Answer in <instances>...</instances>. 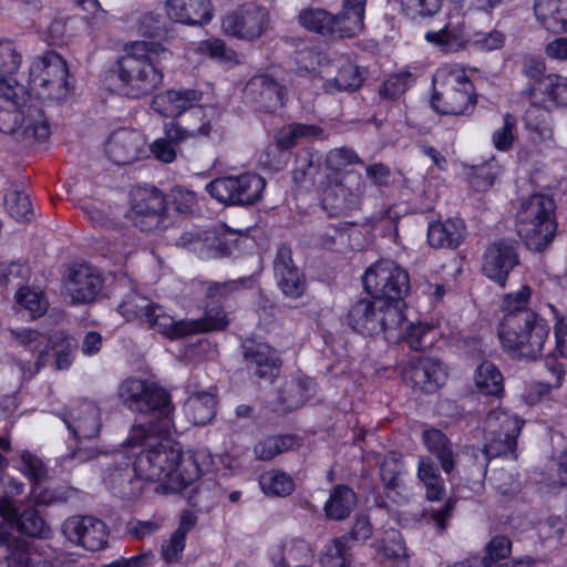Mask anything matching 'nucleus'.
<instances>
[{
	"label": "nucleus",
	"instance_id": "obj_2",
	"mask_svg": "<svg viewBox=\"0 0 567 567\" xmlns=\"http://www.w3.org/2000/svg\"><path fill=\"white\" fill-rule=\"evenodd\" d=\"M171 56L161 43L136 41L127 45L114 71L121 94L140 99L153 93L163 82L162 62Z\"/></svg>",
	"mask_w": 567,
	"mask_h": 567
},
{
	"label": "nucleus",
	"instance_id": "obj_31",
	"mask_svg": "<svg viewBox=\"0 0 567 567\" xmlns=\"http://www.w3.org/2000/svg\"><path fill=\"white\" fill-rule=\"evenodd\" d=\"M367 0H343L342 10L333 14V35L352 38L363 30Z\"/></svg>",
	"mask_w": 567,
	"mask_h": 567
},
{
	"label": "nucleus",
	"instance_id": "obj_48",
	"mask_svg": "<svg viewBox=\"0 0 567 567\" xmlns=\"http://www.w3.org/2000/svg\"><path fill=\"white\" fill-rule=\"evenodd\" d=\"M415 82V76L408 70L390 75L379 87V94L386 100H398Z\"/></svg>",
	"mask_w": 567,
	"mask_h": 567
},
{
	"label": "nucleus",
	"instance_id": "obj_54",
	"mask_svg": "<svg viewBox=\"0 0 567 567\" xmlns=\"http://www.w3.org/2000/svg\"><path fill=\"white\" fill-rule=\"evenodd\" d=\"M17 528L19 532L31 537L45 538L50 534L49 526L33 508H28L21 514L17 523Z\"/></svg>",
	"mask_w": 567,
	"mask_h": 567
},
{
	"label": "nucleus",
	"instance_id": "obj_55",
	"mask_svg": "<svg viewBox=\"0 0 567 567\" xmlns=\"http://www.w3.org/2000/svg\"><path fill=\"white\" fill-rule=\"evenodd\" d=\"M532 290L528 286L520 287L519 290L508 292L503 298L502 309L506 319L509 316H518L523 312H533L528 309Z\"/></svg>",
	"mask_w": 567,
	"mask_h": 567
},
{
	"label": "nucleus",
	"instance_id": "obj_25",
	"mask_svg": "<svg viewBox=\"0 0 567 567\" xmlns=\"http://www.w3.org/2000/svg\"><path fill=\"white\" fill-rule=\"evenodd\" d=\"M274 274L281 292L289 298L297 299L306 290L305 275L295 265L291 249L281 245L278 247L274 260Z\"/></svg>",
	"mask_w": 567,
	"mask_h": 567
},
{
	"label": "nucleus",
	"instance_id": "obj_47",
	"mask_svg": "<svg viewBox=\"0 0 567 567\" xmlns=\"http://www.w3.org/2000/svg\"><path fill=\"white\" fill-rule=\"evenodd\" d=\"M259 485L265 494L271 496H286L295 488L292 478L285 472L276 470L261 474Z\"/></svg>",
	"mask_w": 567,
	"mask_h": 567
},
{
	"label": "nucleus",
	"instance_id": "obj_37",
	"mask_svg": "<svg viewBox=\"0 0 567 567\" xmlns=\"http://www.w3.org/2000/svg\"><path fill=\"white\" fill-rule=\"evenodd\" d=\"M439 334L437 327L425 322H416L410 323L404 333H398L396 337L400 336L413 351H425L434 346ZM389 338H395V336L391 334Z\"/></svg>",
	"mask_w": 567,
	"mask_h": 567
},
{
	"label": "nucleus",
	"instance_id": "obj_34",
	"mask_svg": "<svg viewBox=\"0 0 567 567\" xmlns=\"http://www.w3.org/2000/svg\"><path fill=\"white\" fill-rule=\"evenodd\" d=\"M534 13L538 23L549 32H567V0H535Z\"/></svg>",
	"mask_w": 567,
	"mask_h": 567
},
{
	"label": "nucleus",
	"instance_id": "obj_33",
	"mask_svg": "<svg viewBox=\"0 0 567 567\" xmlns=\"http://www.w3.org/2000/svg\"><path fill=\"white\" fill-rule=\"evenodd\" d=\"M362 192L360 185L351 189L339 182L324 189L322 205L330 214H346L360 205Z\"/></svg>",
	"mask_w": 567,
	"mask_h": 567
},
{
	"label": "nucleus",
	"instance_id": "obj_1",
	"mask_svg": "<svg viewBox=\"0 0 567 567\" xmlns=\"http://www.w3.org/2000/svg\"><path fill=\"white\" fill-rule=\"evenodd\" d=\"M69 431L76 440V449L69 455L79 461H93L101 456L135 458V461H183L179 442L169 436H156L145 425L133 426L127 439L113 452L100 451L91 440L101 431L100 408L89 400H82L63 416Z\"/></svg>",
	"mask_w": 567,
	"mask_h": 567
},
{
	"label": "nucleus",
	"instance_id": "obj_22",
	"mask_svg": "<svg viewBox=\"0 0 567 567\" xmlns=\"http://www.w3.org/2000/svg\"><path fill=\"white\" fill-rule=\"evenodd\" d=\"M146 140L136 130L118 128L112 132L105 143V153L116 165L131 164L146 153Z\"/></svg>",
	"mask_w": 567,
	"mask_h": 567
},
{
	"label": "nucleus",
	"instance_id": "obj_7",
	"mask_svg": "<svg viewBox=\"0 0 567 567\" xmlns=\"http://www.w3.org/2000/svg\"><path fill=\"white\" fill-rule=\"evenodd\" d=\"M29 86L41 100L65 101L73 89L66 61L53 51L37 56L29 68Z\"/></svg>",
	"mask_w": 567,
	"mask_h": 567
},
{
	"label": "nucleus",
	"instance_id": "obj_30",
	"mask_svg": "<svg viewBox=\"0 0 567 567\" xmlns=\"http://www.w3.org/2000/svg\"><path fill=\"white\" fill-rule=\"evenodd\" d=\"M227 315L219 306H209L205 316L198 320H175L172 339L188 334L224 330L228 326Z\"/></svg>",
	"mask_w": 567,
	"mask_h": 567
},
{
	"label": "nucleus",
	"instance_id": "obj_61",
	"mask_svg": "<svg viewBox=\"0 0 567 567\" xmlns=\"http://www.w3.org/2000/svg\"><path fill=\"white\" fill-rule=\"evenodd\" d=\"M324 165L328 169L338 172L353 164H361L362 161L358 154L349 147H339L331 150L323 156Z\"/></svg>",
	"mask_w": 567,
	"mask_h": 567
},
{
	"label": "nucleus",
	"instance_id": "obj_35",
	"mask_svg": "<svg viewBox=\"0 0 567 567\" xmlns=\"http://www.w3.org/2000/svg\"><path fill=\"white\" fill-rule=\"evenodd\" d=\"M465 226L460 218L433 221L427 227V241L434 248H456L464 237Z\"/></svg>",
	"mask_w": 567,
	"mask_h": 567
},
{
	"label": "nucleus",
	"instance_id": "obj_18",
	"mask_svg": "<svg viewBox=\"0 0 567 567\" xmlns=\"http://www.w3.org/2000/svg\"><path fill=\"white\" fill-rule=\"evenodd\" d=\"M165 209V197L159 189L138 187L133 193L130 218L142 231L161 230Z\"/></svg>",
	"mask_w": 567,
	"mask_h": 567
},
{
	"label": "nucleus",
	"instance_id": "obj_49",
	"mask_svg": "<svg viewBox=\"0 0 567 567\" xmlns=\"http://www.w3.org/2000/svg\"><path fill=\"white\" fill-rule=\"evenodd\" d=\"M425 39L427 42L440 47L446 52L457 50L464 42L462 30L458 27H451L450 24H446L439 31H427Z\"/></svg>",
	"mask_w": 567,
	"mask_h": 567
},
{
	"label": "nucleus",
	"instance_id": "obj_20",
	"mask_svg": "<svg viewBox=\"0 0 567 567\" xmlns=\"http://www.w3.org/2000/svg\"><path fill=\"white\" fill-rule=\"evenodd\" d=\"M519 265L515 243L498 240L491 244L483 256L482 272L501 288L506 286L509 272Z\"/></svg>",
	"mask_w": 567,
	"mask_h": 567
},
{
	"label": "nucleus",
	"instance_id": "obj_62",
	"mask_svg": "<svg viewBox=\"0 0 567 567\" xmlns=\"http://www.w3.org/2000/svg\"><path fill=\"white\" fill-rule=\"evenodd\" d=\"M362 81L358 66L348 62L338 70L333 84L338 91H354L361 86Z\"/></svg>",
	"mask_w": 567,
	"mask_h": 567
},
{
	"label": "nucleus",
	"instance_id": "obj_58",
	"mask_svg": "<svg viewBox=\"0 0 567 567\" xmlns=\"http://www.w3.org/2000/svg\"><path fill=\"white\" fill-rule=\"evenodd\" d=\"M9 567H56L41 550H16L9 557Z\"/></svg>",
	"mask_w": 567,
	"mask_h": 567
},
{
	"label": "nucleus",
	"instance_id": "obj_56",
	"mask_svg": "<svg viewBox=\"0 0 567 567\" xmlns=\"http://www.w3.org/2000/svg\"><path fill=\"white\" fill-rule=\"evenodd\" d=\"M4 206L9 215L17 220H29L32 216L29 196L20 190H9L4 195Z\"/></svg>",
	"mask_w": 567,
	"mask_h": 567
},
{
	"label": "nucleus",
	"instance_id": "obj_4",
	"mask_svg": "<svg viewBox=\"0 0 567 567\" xmlns=\"http://www.w3.org/2000/svg\"><path fill=\"white\" fill-rule=\"evenodd\" d=\"M555 210V200L546 194H533L520 203L516 230L528 249L542 251L550 245L557 228Z\"/></svg>",
	"mask_w": 567,
	"mask_h": 567
},
{
	"label": "nucleus",
	"instance_id": "obj_5",
	"mask_svg": "<svg viewBox=\"0 0 567 567\" xmlns=\"http://www.w3.org/2000/svg\"><path fill=\"white\" fill-rule=\"evenodd\" d=\"M17 85H8L1 97L4 104L0 105V132L13 135L18 141H44L50 135V124L43 111L33 104L19 102Z\"/></svg>",
	"mask_w": 567,
	"mask_h": 567
},
{
	"label": "nucleus",
	"instance_id": "obj_40",
	"mask_svg": "<svg viewBox=\"0 0 567 567\" xmlns=\"http://www.w3.org/2000/svg\"><path fill=\"white\" fill-rule=\"evenodd\" d=\"M357 504L352 489L344 485H337L324 504V513L330 519H344L350 515Z\"/></svg>",
	"mask_w": 567,
	"mask_h": 567
},
{
	"label": "nucleus",
	"instance_id": "obj_23",
	"mask_svg": "<svg viewBox=\"0 0 567 567\" xmlns=\"http://www.w3.org/2000/svg\"><path fill=\"white\" fill-rule=\"evenodd\" d=\"M101 275L90 265H73L65 279V290L72 303L93 301L102 289Z\"/></svg>",
	"mask_w": 567,
	"mask_h": 567
},
{
	"label": "nucleus",
	"instance_id": "obj_59",
	"mask_svg": "<svg viewBox=\"0 0 567 567\" xmlns=\"http://www.w3.org/2000/svg\"><path fill=\"white\" fill-rule=\"evenodd\" d=\"M18 305L29 310L33 317L41 316L47 310V301L43 295L30 287H21L16 292Z\"/></svg>",
	"mask_w": 567,
	"mask_h": 567
},
{
	"label": "nucleus",
	"instance_id": "obj_39",
	"mask_svg": "<svg viewBox=\"0 0 567 567\" xmlns=\"http://www.w3.org/2000/svg\"><path fill=\"white\" fill-rule=\"evenodd\" d=\"M299 25L309 32L333 35V14L323 8L308 7L297 16Z\"/></svg>",
	"mask_w": 567,
	"mask_h": 567
},
{
	"label": "nucleus",
	"instance_id": "obj_14",
	"mask_svg": "<svg viewBox=\"0 0 567 567\" xmlns=\"http://www.w3.org/2000/svg\"><path fill=\"white\" fill-rule=\"evenodd\" d=\"M239 235L224 226L207 230H188L179 236L176 245L197 255L200 259H215L231 254Z\"/></svg>",
	"mask_w": 567,
	"mask_h": 567
},
{
	"label": "nucleus",
	"instance_id": "obj_32",
	"mask_svg": "<svg viewBox=\"0 0 567 567\" xmlns=\"http://www.w3.org/2000/svg\"><path fill=\"white\" fill-rule=\"evenodd\" d=\"M0 547H4L8 550L6 557L7 566L9 567V557L16 550H40L33 544H29L25 540L17 539L13 535V523L17 519V509L12 501L8 497L0 499Z\"/></svg>",
	"mask_w": 567,
	"mask_h": 567
},
{
	"label": "nucleus",
	"instance_id": "obj_17",
	"mask_svg": "<svg viewBox=\"0 0 567 567\" xmlns=\"http://www.w3.org/2000/svg\"><path fill=\"white\" fill-rule=\"evenodd\" d=\"M127 321H138L168 338H172L175 319L162 306L133 291L117 307Z\"/></svg>",
	"mask_w": 567,
	"mask_h": 567
},
{
	"label": "nucleus",
	"instance_id": "obj_51",
	"mask_svg": "<svg viewBox=\"0 0 567 567\" xmlns=\"http://www.w3.org/2000/svg\"><path fill=\"white\" fill-rule=\"evenodd\" d=\"M417 474L425 486L427 499L439 501L443 495L444 487L437 463H420Z\"/></svg>",
	"mask_w": 567,
	"mask_h": 567
},
{
	"label": "nucleus",
	"instance_id": "obj_15",
	"mask_svg": "<svg viewBox=\"0 0 567 567\" xmlns=\"http://www.w3.org/2000/svg\"><path fill=\"white\" fill-rule=\"evenodd\" d=\"M167 133L175 141H203L219 131V112L212 105H196L182 116L166 122Z\"/></svg>",
	"mask_w": 567,
	"mask_h": 567
},
{
	"label": "nucleus",
	"instance_id": "obj_36",
	"mask_svg": "<svg viewBox=\"0 0 567 567\" xmlns=\"http://www.w3.org/2000/svg\"><path fill=\"white\" fill-rule=\"evenodd\" d=\"M270 558L277 567H290L298 563H311L313 551L307 542L291 538L272 547Z\"/></svg>",
	"mask_w": 567,
	"mask_h": 567
},
{
	"label": "nucleus",
	"instance_id": "obj_9",
	"mask_svg": "<svg viewBox=\"0 0 567 567\" xmlns=\"http://www.w3.org/2000/svg\"><path fill=\"white\" fill-rule=\"evenodd\" d=\"M444 79L449 87L444 92L434 91L431 105L441 114L464 115L476 104L474 85L463 70L444 66L437 71L434 82Z\"/></svg>",
	"mask_w": 567,
	"mask_h": 567
},
{
	"label": "nucleus",
	"instance_id": "obj_57",
	"mask_svg": "<svg viewBox=\"0 0 567 567\" xmlns=\"http://www.w3.org/2000/svg\"><path fill=\"white\" fill-rule=\"evenodd\" d=\"M167 125H163V136L156 138L150 146L153 156L163 163H173L177 157L176 146L183 144L182 141H175L167 133Z\"/></svg>",
	"mask_w": 567,
	"mask_h": 567
},
{
	"label": "nucleus",
	"instance_id": "obj_60",
	"mask_svg": "<svg viewBox=\"0 0 567 567\" xmlns=\"http://www.w3.org/2000/svg\"><path fill=\"white\" fill-rule=\"evenodd\" d=\"M347 229L333 224L322 227L317 234V245L327 250H338L347 240Z\"/></svg>",
	"mask_w": 567,
	"mask_h": 567
},
{
	"label": "nucleus",
	"instance_id": "obj_11",
	"mask_svg": "<svg viewBox=\"0 0 567 567\" xmlns=\"http://www.w3.org/2000/svg\"><path fill=\"white\" fill-rule=\"evenodd\" d=\"M266 179L256 173L218 177L206 184V192L227 206L252 205L262 197Z\"/></svg>",
	"mask_w": 567,
	"mask_h": 567
},
{
	"label": "nucleus",
	"instance_id": "obj_10",
	"mask_svg": "<svg viewBox=\"0 0 567 567\" xmlns=\"http://www.w3.org/2000/svg\"><path fill=\"white\" fill-rule=\"evenodd\" d=\"M364 290L374 298H384L399 303L403 309V298L410 291L406 270L391 259H381L371 265L362 276Z\"/></svg>",
	"mask_w": 567,
	"mask_h": 567
},
{
	"label": "nucleus",
	"instance_id": "obj_26",
	"mask_svg": "<svg viewBox=\"0 0 567 567\" xmlns=\"http://www.w3.org/2000/svg\"><path fill=\"white\" fill-rule=\"evenodd\" d=\"M527 97L533 105L547 110L567 106V76L547 74L542 80L526 87Z\"/></svg>",
	"mask_w": 567,
	"mask_h": 567
},
{
	"label": "nucleus",
	"instance_id": "obj_8",
	"mask_svg": "<svg viewBox=\"0 0 567 567\" xmlns=\"http://www.w3.org/2000/svg\"><path fill=\"white\" fill-rule=\"evenodd\" d=\"M126 472L130 477L134 473L138 478L156 482L157 493H177L200 475L198 463H125V468L114 467L111 475L115 478Z\"/></svg>",
	"mask_w": 567,
	"mask_h": 567
},
{
	"label": "nucleus",
	"instance_id": "obj_29",
	"mask_svg": "<svg viewBox=\"0 0 567 567\" xmlns=\"http://www.w3.org/2000/svg\"><path fill=\"white\" fill-rule=\"evenodd\" d=\"M409 378L414 388L424 393H433L444 384L447 373L439 360L421 358L410 367Z\"/></svg>",
	"mask_w": 567,
	"mask_h": 567
},
{
	"label": "nucleus",
	"instance_id": "obj_24",
	"mask_svg": "<svg viewBox=\"0 0 567 567\" xmlns=\"http://www.w3.org/2000/svg\"><path fill=\"white\" fill-rule=\"evenodd\" d=\"M244 96L261 109L275 112L285 105L287 90L270 75L257 74L246 83Z\"/></svg>",
	"mask_w": 567,
	"mask_h": 567
},
{
	"label": "nucleus",
	"instance_id": "obj_50",
	"mask_svg": "<svg viewBox=\"0 0 567 567\" xmlns=\"http://www.w3.org/2000/svg\"><path fill=\"white\" fill-rule=\"evenodd\" d=\"M423 443L437 461H453L452 444L446 435L437 429H429L423 432Z\"/></svg>",
	"mask_w": 567,
	"mask_h": 567
},
{
	"label": "nucleus",
	"instance_id": "obj_53",
	"mask_svg": "<svg viewBox=\"0 0 567 567\" xmlns=\"http://www.w3.org/2000/svg\"><path fill=\"white\" fill-rule=\"evenodd\" d=\"M10 333L20 346L28 348L32 352H38L39 360L50 344V339L45 334L33 329H11Z\"/></svg>",
	"mask_w": 567,
	"mask_h": 567
},
{
	"label": "nucleus",
	"instance_id": "obj_16",
	"mask_svg": "<svg viewBox=\"0 0 567 567\" xmlns=\"http://www.w3.org/2000/svg\"><path fill=\"white\" fill-rule=\"evenodd\" d=\"M270 13L256 3H245L228 12L221 22L225 33L237 39L254 41L269 28Z\"/></svg>",
	"mask_w": 567,
	"mask_h": 567
},
{
	"label": "nucleus",
	"instance_id": "obj_3",
	"mask_svg": "<svg viewBox=\"0 0 567 567\" xmlns=\"http://www.w3.org/2000/svg\"><path fill=\"white\" fill-rule=\"evenodd\" d=\"M550 328L537 312H523L499 321L497 334L512 358L536 360L543 352Z\"/></svg>",
	"mask_w": 567,
	"mask_h": 567
},
{
	"label": "nucleus",
	"instance_id": "obj_21",
	"mask_svg": "<svg viewBox=\"0 0 567 567\" xmlns=\"http://www.w3.org/2000/svg\"><path fill=\"white\" fill-rule=\"evenodd\" d=\"M243 357L248 371L256 378L274 382L279 375L281 360L276 349L265 342L245 340Z\"/></svg>",
	"mask_w": 567,
	"mask_h": 567
},
{
	"label": "nucleus",
	"instance_id": "obj_19",
	"mask_svg": "<svg viewBox=\"0 0 567 567\" xmlns=\"http://www.w3.org/2000/svg\"><path fill=\"white\" fill-rule=\"evenodd\" d=\"M62 532L71 543L91 551L101 550L107 545V527L93 516L70 517L63 523Z\"/></svg>",
	"mask_w": 567,
	"mask_h": 567
},
{
	"label": "nucleus",
	"instance_id": "obj_64",
	"mask_svg": "<svg viewBox=\"0 0 567 567\" xmlns=\"http://www.w3.org/2000/svg\"><path fill=\"white\" fill-rule=\"evenodd\" d=\"M251 277H241L236 280H229L225 282H210L207 288V297L210 299H223L231 296L236 291H239L247 287V284H251Z\"/></svg>",
	"mask_w": 567,
	"mask_h": 567
},
{
	"label": "nucleus",
	"instance_id": "obj_13",
	"mask_svg": "<svg viewBox=\"0 0 567 567\" xmlns=\"http://www.w3.org/2000/svg\"><path fill=\"white\" fill-rule=\"evenodd\" d=\"M524 421L502 408L493 409L485 419V429L493 435L484 447L486 458H516V439Z\"/></svg>",
	"mask_w": 567,
	"mask_h": 567
},
{
	"label": "nucleus",
	"instance_id": "obj_52",
	"mask_svg": "<svg viewBox=\"0 0 567 567\" xmlns=\"http://www.w3.org/2000/svg\"><path fill=\"white\" fill-rule=\"evenodd\" d=\"M50 344L56 350V369L66 370L71 367L75 352L78 350V342L74 338L69 337L62 332L55 333L50 339Z\"/></svg>",
	"mask_w": 567,
	"mask_h": 567
},
{
	"label": "nucleus",
	"instance_id": "obj_44",
	"mask_svg": "<svg viewBox=\"0 0 567 567\" xmlns=\"http://www.w3.org/2000/svg\"><path fill=\"white\" fill-rule=\"evenodd\" d=\"M474 380L476 388L483 394L499 396L504 392L503 375L489 361H484L477 367Z\"/></svg>",
	"mask_w": 567,
	"mask_h": 567
},
{
	"label": "nucleus",
	"instance_id": "obj_38",
	"mask_svg": "<svg viewBox=\"0 0 567 567\" xmlns=\"http://www.w3.org/2000/svg\"><path fill=\"white\" fill-rule=\"evenodd\" d=\"M323 163V155L319 151L312 148L299 150L292 171L293 181L298 184L307 181L315 182Z\"/></svg>",
	"mask_w": 567,
	"mask_h": 567
},
{
	"label": "nucleus",
	"instance_id": "obj_41",
	"mask_svg": "<svg viewBox=\"0 0 567 567\" xmlns=\"http://www.w3.org/2000/svg\"><path fill=\"white\" fill-rule=\"evenodd\" d=\"M322 133L323 130L315 124H288L277 132L276 145L279 150H291L300 138H318Z\"/></svg>",
	"mask_w": 567,
	"mask_h": 567
},
{
	"label": "nucleus",
	"instance_id": "obj_63",
	"mask_svg": "<svg viewBox=\"0 0 567 567\" xmlns=\"http://www.w3.org/2000/svg\"><path fill=\"white\" fill-rule=\"evenodd\" d=\"M516 127L515 117L506 113L504 115V123L501 128H497L492 134V142L496 150L505 152L508 151L515 140L514 130Z\"/></svg>",
	"mask_w": 567,
	"mask_h": 567
},
{
	"label": "nucleus",
	"instance_id": "obj_12",
	"mask_svg": "<svg viewBox=\"0 0 567 567\" xmlns=\"http://www.w3.org/2000/svg\"><path fill=\"white\" fill-rule=\"evenodd\" d=\"M117 398L124 406L137 413L158 412L168 420L173 411L169 394L157 384L138 378H127L117 388Z\"/></svg>",
	"mask_w": 567,
	"mask_h": 567
},
{
	"label": "nucleus",
	"instance_id": "obj_6",
	"mask_svg": "<svg viewBox=\"0 0 567 567\" xmlns=\"http://www.w3.org/2000/svg\"><path fill=\"white\" fill-rule=\"evenodd\" d=\"M404 319V311L399 303L373 296L355 301L347 317L348 324L360 334L374 336L383 332L389 337L400 329Z\"/></svg>",
	"mask_w": 567,
	"mask_h": 567
},
{
	"label": "nucleus",
	"instance_id": "obj_43",
	"mask_svg": "<svg viewBox=\"0 0 567 567\" xmlns=\"http://www.w3.org/2000/svg\"><path fill=\"white\" fill-rule=\"evenodd\" d=\"M300 445L299 439L292 434L269 436L260 440L254 449L258 461H270L279 454L295 450Z\"/></svg>",
	"mask_w": 567,
	"mask_h": 567
},
{
	"label": "nucleus",
	"instance_id": "obj_45",
	"mask_svg": "<svg viewBox=\"0 0 567 567\" xmlns=\"http://www.w3.org/2000/svg\"><path fill=\"white\" fill-rule=\"evenodd\" d=\"M22 62V55L10 40H0V90L11 84V75L14 74Z\"/></svg>",
	"mask_w": 567,
	"mask_h": 567
},
{
	"label": "nucleus",
	"instance_id": "obj_27",
	"mask_svg": "<svg viewBox=\"0 0 567 567\" xmlns=\"http://www.w3.org/2000/svg\"><path fill=\"white\" fill-rule=\"evenodd\" d=\"M203 100V92L195 89L166 90L156 94L151 103L152 109L171 120L190 111Z\"/></svg>",
	"mask_w": 567,
	"mask_h": 567
},
{
	"label": "nucleus",
	"instance_id": "obj_28",
	"mask_svg": "<svg viewBox=\"0 0 567 567\" xmlns=\"http://www.w3.org/2000/svg\"><path fill=\"white\" fill-rule=\"evenodd\" d=\"M167 17L175 22L202 25L213 18V8L209 0H166Z\"/></svg>",
	"mask_w": 567,
	"mask_h": 567
},
{
	"label": "nucleus",
	"instance_id": "obj_42",
	"mask_svg": "<svg viewBox=\"0 0 567 567\" xmlns=\"http://www.w3.org/2000/svg\"><path fill=\"white\" fill-rule=\"evenodd\" d=\"M186 413L196 425L208 423L216 412V401L210 392H196L187 400Z\"/></svg>",
	"mask_w": 567,
	"mask_h": 567
},
{
	"label": "nucleus",
	"instance_id": "obj_46",
	"mask_svg": "<svg viewBox=\"0 0 567 567\" xmlns=\"http://www.w3.org/2000/svg\"><path fill=\"white\" fill-rule=\"evenodd\" d=\"M323 567H351V553L348 536L332 540L321 556Z\"/></svg>",
	"mask_w": 567,
	"mask_h": 567
}]
</instances>
